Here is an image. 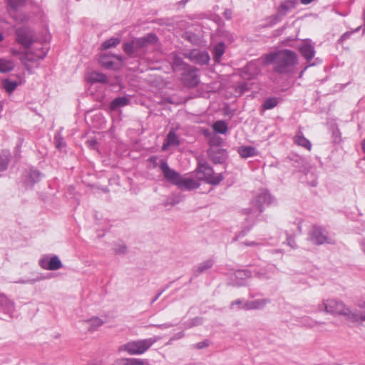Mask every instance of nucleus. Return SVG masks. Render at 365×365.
I'll list each match as a JSON object with an SVG mask.
<instances>
[{"label":"nucleus","instance_id":"nucleus-1","mask_svg":"<svg viewBox=\"0 0 365 365\" xmlns=\"http://www.w3.org/2000/svg\"><path fill=\"white\" fill-rule=\"evenodd\" d=\"M264 62L273 63V71L279 75L290 77L295 73L298 56L292 50L283 49L264 55Z\"/></svg>","mask_w":365,"mask_h":365},{"label":"nucleus","instance_id":"nucleus-2","mask_svg":"<svg viewBox=\"0 0 365 365\" xmlns=\"http://www.w3.org/2000/svg\"><path fill=\"white\" fill-rule=\"evenodd\" d=\"M158 38L156 34L149 33L140 38H133L123 44V51L132 58H143L151 46L157 43Z\"/></svg>","mask_w":365,"mask_h":365},{"label":"nucleus","instance_id":"nucleus-3","mask_svg":"<svg viewBox=\"0 0 365 365\" xmlns=\"http://www.w3.org/2000/svg\"><path fill=\"white\" fill-rule=\"evenodd\" d=\"M320 312H324L334 317L342 316L349 322H352L356 307L351 308L341 300L336 299H324L318 305Z\"/></svg>","mask_w":365,"mask_h":365},{"label":"nucleus","instance_id":"nucleus-4","mask_svg":"<svg viewBox=\"0 0 365 365\" xmlns=\"http://www.w3.org/2000/svg\"><path fill=\"white\" fill-rule=\"evenodd\" d=\"M160 336L129 341L118 347V351H127L131 355H140L148 350L155 342L160 340Z\"/></svg>","mask_w":365,"mask_h":365},{"label":"nucleus","instance_id":"nucleus-5","mask_svg":"<svg viewBox=\"0 0 365 365\" xmlns=\"http://www.w3.org/2000/svg\"><path fill=\"white\" fill-rule=\"evenodd\" d=\"M272 202V196L267 191H263L257 195L251 202L250 207L244 210V213L253 220L263 211L264 205H269Z\"/></svg>","mask_w":365,"mask_h":365},{"label":"nucleus","instance_id":"nucleus-6","mask_svg":"<svg viewBox=\"0 0 365 365\" xmlns=\"http://www.w3.org/2000/svg\"><path fill=\"white\" fill-rule=\"evenodd\" d=\"M48 52V49L40 46L39 48H34L22 53L15 48L11 49V53L13 56H19L21 63L26 66L29 62L37 61L45 58Z\"/></svg>","mask_w":365,"mask_h":365},{"label":"nucleus","instance_id":"nucleus-7","mask_svg":"<svg viewBox=\"0 0 365 365\" xmlns=\"http://www.w3.org/2000/svg\"><path fill=\"white\" fill-rule=\"evenodd\" d=\"M197 178L209 184L217 185L224 179L221 173L214 175L213 169L207 163H199L197 169Z\"/></svg>","mask_w":365,"mask_h":365},{"label":"nucleus","instance_id":"nucleus-8","mask_svg":"<svg viewBox=\"0 0 365 365\" xmlns=\"http://www.w3.org/2000/svg\"><path fill=\"white\" fill-rule=\"evenodd\" d=\"M307 240L315 245L334 243L329 237L327 231L322 227L317 225H312L309 229Z\"/></svg>","mask_w":365,"mask_h":365},{"label":"nucleus","instance_id":"nucleus-9","mask_svg":"<svg viewBox=\"0 0 365 365\" xmlns=\"http://www.w3.org/2000/svg\"><path fill=\"white\" fill-rule=\"evenodd\" d=\"M16 41L24 48L29 49L36 40V35L31 29L29 27H20L15 31Z\"/></svg>","mask_w":365,"mask_h":365},{"label":"nucleus","instance_id":"nucleus-10","mask_svg":"<svg viewBox=\"0 0 365 365\" xmlns=\"http://www.w3.org/2000/svg\"><path fill=\"white\" fill-rule=\"evenodd\" d=\"M198 70L192 66L185 67V70L182 73V83L189 88L195 87L200 82V77L197 73Z\"/></svg>","mask_w":365,"mask_h":365},{"label":"nucleus","instance_id":"nucleus-11","mask_svg":"<svg viewBox=\"0 0 365 365\" xmlns=\"http://www.w3.org/2000/svg\"><path fill=\"white\" fill-rule=\"evenodd\" d=\"M160 168L167 181L175 185L179 183L180 175L178 172L171 169L165 160H160Z\"/></svg>","mask_w":365,"mask_h":365},{"label":"nucleus","instance_id":"nucleus-12","mask_svg":"<svg viewBox=\"0 0 365 365\" xmlns=\"http://www.w3.org/2000/svg\"><path fill=\"white\" fill-rule=\"evenodd\" d=\"M39 265L43 269L58 270L63 267V264L58 256L53 255L48 258L44 257L39 260Z\"/></svg>","mask_w":365,"mask_h":365},{"label":"nucleus","instance_id":"nucleus-13","mask_svg":"<svg viewBox=\"0 0 365 365\" xmlns=\"http://www.w3.org/2000/svg\"><path fill=\"white\" fill-rule=\"evenodd\" d=\"M299 51L301 55L309 63L315 55L314 45L312 43L311 40L304 41L298 47Z\"/></svg>","mask_w":365,"mask_h":365},{"label":"nucleus","instance_id":"nucleus-14","mask_svg":"<svg viewBox=\"0 0 365 365\" xmlns=\"http://www.w3.org/2000/svg\"><path fill=\"white\" fill-rule=\"evenodd\" d=\"M41 178V173L35 169L31 168L24 174L23 180L26 187L31 188Z\"/></svg>","mask_w":365,"mask_h":365},{"label":"nucleus","instance_id":"nucleus-15","mask_svg":"<svg viewBox=\"0 0 365 365\" xmlns=\"http://www.w3.org/2000/svg\"><path fill=\"white\" fill-rule=\"evenodd\" d=\"M231 284L232 286L241 287L246 285V279L252 277V272L247 269L237 270L233 274Z\"/></svg>","mask_w":365,"mask_h":365},{"label":"nucleus","instance_id":"nucleus-16","mask_svg":"<svg viewBox=\"0 0 365 365\" xmlns=\"http://www.w3.org/2000/svg\"><path fill=\"white\" fill-rule=\"evenodd\" d=\"M297 4L298 2L297 0H287L284 1L279 8V12L280 14L274 16V23L277 21H280L283 16H284L289 10L294 9L297 5Z\"/></svg>","mask_w":365,"mask_h":365},{"label":"nucleus","instance_id":"nucleus-17","mask_svg":"<svg viewBox=\"0 0 365 365\" xmlns=\"http://www.w3.org/2000/svg\"><path fill=\"white\" fill-rule=\"evenodd\" d=\"M268 303H269V300L268 299H259L253 301H247L243 304L241 308L245 310L262 309Z\"/></svg>","mask_w":365,"mask_h":365},{"label":"nucleus","instance_id":"nucleus-18","mask_svg":"<svg viewBox=\"0 0 365 365\" xmlns=\"http://www.w3.org/2000/svg\"><path fill=\"white\" fill-rule=\"evenodd\" d=\"M208 156L214 163H222L227 158V152L221 148L212 149L208 151Z\"/></svg>","mask_w":365,"mask_h":365},{"label":"nucleus","instance_id":"nucleus-19","mask_svg":"<svg viewBox=\"0 0 365 365\" xmlns=\"http://www.w3.org/2000/svg\"><path fill=\"white\" fill-rule=\"evenodd\" d=\"M351 322L365 326V303L356 304Z\"/></svg>","mask_w":365,"mask_h":365},{"label":"nucleus","instance_id":"nucleus-20","mask_svg":"<svg viewBox=\"0 0 365 365\" xmlns=\"http://www.w3.org/2000/svg\"><path fill=\"white\" fill-rule=\"evenodd\" d=\"M190 58L200 65H206L209 63L210 56L206 51L193 50L190 54Z\"/></svg>","mask_w":365,"mask_h":365},{"label":"nucleus","instance_id":"nucleus-21","mask_svg":"<svg viewBox=\"0 0 365 365\" xmlns=\"http://www.w3.org/2000/svg\"><path fill=\"white\" fill-rule=\"evenodd\" d=\"M260 73V69L254 62L249 63L242 71V76L244 78L252 79Z\"/></svg>","mask_w":365,"mask_h":365},{"label":"nucleus","instance_id":"nucleus-22","mask_svg":"<svg viewBox=\"0 0 365 365\" xmlns=\"http://www.w3.org/2000/svg\"><path fill=\"white\" fill-rule=\"evenodd\" d=\"M177 186L181 190L185 189L190 190L198 188L200 183L193 178H183L180 176L179 183L177 184Z\"/></svg>","mask_w":365,"mask_h":365},{"label":"nucleus","instance_id":"nucleus-23","mask_svg":"<svg viewBox=\"0 0 365 365\" xmlns=\"http://www.w3.org/2000/svg\"><path fill=\"white\" fill-rule=\"evenodd\" d=\"M180 140L175 131L170 130L167 135L166 139L163 144L162 150H166L169 146L179 145Z\"/></svg>","mask_w":365,"mask_h":365},{"label":"nucleus","instance_id":"nucleus-24","mask_svg":"<svg viewBox=\"0 0 365 365\" xmlns=\"http://www.w3.org/2000/svg\"><path fill=\"white\" fill-rule=\"evenodd\" d=\"M0 306L4 312L10 316L15 309L14 303L4 294L0 295Z\"/></svg>","mask_w":365,"mask_h":365},{"label":"nucleus","instance_id":"nucleus-25","mask_svg":"<svg viewBox=\"0 0 365 365\" xmlns=\"http://www.w3.org/2000/svg\"><path fill=\"white\" fill-rule=\"evenodd\" d=\"M275 267L274 265H269L267 267L255 271V276L259 279H268L271 277L272 274L274 273Z\"/></svg>","mask_w":365,"mask_h":365},{"label":"nucleus","instance_id":"nucleus-26","mask_svg":"<svg viewBox=\"0 0 365 365\" xmlns=\"http://www.w3.org/2000/svg\"><path fill=\"white\" fill-rule=\"evenodd\" d=\"M172 56V68L174 71H184L185 70V67L190 66L188 64L185 63L182 58L178 56V54L173 53Z\"/></svg>","mask_w":365,"mask_h":365},{"label":"nucleus","instance_id":"nucleus-27","mask_svg":"<svg viewBox=\"0 0 365 365\" xmlns=\"http://www.w3.org/2000/svg\"><path fill=\"white\" fill-rule=\"evenodd\" d=\"M15 63L13 60L0 58V73H9L14 70Z\"/></svg>","mask_w":365,"mask_h":365},{"label":"nucleus","instance_id":"nucleus-28","mask_svg":"<svg viewBox=\"0 0 365 365\" xmlns=\"http://www.w3.org/2000/svg\"><path fill=\"white\" fill-rule=\"evenodd\" d=\"M88 81L91 83H106L108 82V78L105 74L102 73L94 71L90 73L89 76L88 77Z\"/></svg>","mask_w":365,"mask_h":365},{"label":"nucleus","instance_id":"nucleus-29","mask_svg":"<svg viewBox=\"0 0 365 365\" xmlns=\"http://www.w3.org/2000/svg\"><path fill=\"white\" fill-rule=\"evenodd\" d=\"M214 264V260L212 259H209L205 262L199 264L196 268L194 269V274L195 276H198L200 274L203 273L206 270L210 269Z\"/></svg>","mask_w":365,"mask_h":365},{"label":"nucleus","instance_id":"nucleus-30","mask_svg":"<svg viewBox=\"0 0 365 365\" xmlns=\"http://www.w3.org/2000/svg\"><path fill=\"white\" fill-rule=\"evenodd\" d=\"M238 153L242 158L255 156L257 155V150L252 146H242L239 148Z\"/></svg>","mask_w":365,"mask_h":365},{"label":"nucleus","instance_id":"nucleus-31","mask_svg":"<svg viewBox=\"0 0 365 365\" xmlns=\"http://www.w3.org/2000/svg\"><path fill=\"white\" fill-rule=\"evenodd\" d=\"M129 102L130 100L125 96L118 97L111 101L110 104V108L112 110H115L118 108H121L128 105Z\"/></svg>","mask_w":365,"mask_h":365},{"label":"nucleus","instance_id":"nucleus-32","mask_svg":"<svg viewBox=\"0 0 365 365\" xmlns=\"http://www.w3.org/2000/svg\"><path fill=\"white\" fill-rule=\"evenodd\" d=\"M10 160V152L4 150L0 153V173L7 169Z\"/></svg>","mask_w":365,"mask_h":365},{"label":"nucleus","instance_id":"nucleus-33","mask_svg":"<svg viewBox=\"0 0 365 365\" xmlns=\"http://www.w3.org/2000/svg\"><path fill=\"white\" fill-rule=\"evenodd\" d=\"M225 46L223 42L217 43L213 49V58L215 62L219 63L221 57L225 53Z\"/></svg>","mask_w":365,"mask_h":365},{"label":"nucleus","instance_id":"nucleus-34","mask_svg":"<svg viewBox=\"0 0 365 365\" xmlns=\"http://www.w3.org/2000/svg\"><path fill=\"white\" fill-rule=\"evenodd\" d=\"M294 142L302 147H304L307 148V150H310L312 148V143L310 141L307 139L302 134V132H299L295 138H294Z\"/></svg>","mask_w":365,"mask_h":365},{"label":"nucleus","instance_id":"nucleus-35","mask_svg":"<svg viewBox=\"0 0 365 365\" xmlns=\"http://www.w3.org/2000/svg\"><path fill=\"white\" fill-rule=\"evenodd\" d=\"M114 365H144V363L138 359L123 358L116 360Z\"/></svg>","mask_w":365,"mask_h":365},{"label":"nucleus","instance_id":"nucleus-36","mask_svg":"<svg viewBox=\"0 0 365 365\" xmlns=\"http://www.w3.org/2000/svg\"><path fill=\"white\" fill-rule=\"evenodd\" d=\"M98 61L101 66L106 69H110L113 68L114 63L112 60V57L109 55L101 56Z\"/></svg>","mask_w":365,"mask_h":365},{"label":"nucleus","instance_id":"nucleus-37","mask_svg":"<svg viewBox=\"0 0 365 365\" xmlns=\"http://www.w3.org/2000/svg\"><path fill=\"white\" fill-rule=\"evenodd\" d=\"M86 322L89 325V327L88 329L89 331H94L98 327L102 326L104 323L103 321L98 317H93V318L87 320Z\"/></svg>","mask_w":365,"mask_h":365},{"label":"nucleus","instance_id":"nucleus-38","mask_svg":"<svg viewBox=\"0 0 365 365\" xmlns=\"http://www.w3.org/2000/svg\"><path fill=\"white\" fill-rule=\"evenodd\" d=\"M212 128L216 133L220 134H225L227 131V125L223 120L216 121L213 124Z\"/></svg>","mask_w":365,"mask_h":365},{"label":"nucleus","instance_id":"nucleus-39","mask_svg":"<svg viewBox=\"0 0 365 365\" xmlns=\"http://www.w3.org/2000/svg\"><path fill=\"white\" fill-rule=\"evenodd\" d=\"M2 83L4 88L9 93H12L18 86V83L16 81H11L9 79H5Z\"/></svg>","mask_w":365,"mask_h":365},{"label":"nucleus","instance_id":"nucleus-40","mask_svg":"<svg viewBox=\"0 0 365 365\" xmlns=\"http://www.w3.org/2000/svg\"><path fill=\"white\" fill-rule=\"evenodd\" d=\"M120 42V39L119 38H110L106 41H105L102 43V47L104 49H108L111 47H115L117 45H118Z\"/></svg>","mask_w":365,"mask_h":365},{"label":"nucleus","instance_id":"nucleus-41","mask_svg":"<svg viewBox=\"0 0 365 365\" xmlns=\"http://www.w3.org/2000/svg\"><path fill=\"white\" fill-rule=\"evenodd\" d=\"M277 103L278 101L276 98H269L264 101L262 106L265 110H269L274 108Z\"/></svg>","mask_w":365,"mask_h":365},{"label":"nucleus","instance_id":"nucleus-42","mask_svg":"<svg viewBox=\"0 0 365 365\" xmlns=\"http://www.w3.org/2000/svg\"><path fill=\"white\" fill-rule=\"evenodd\" d=\"M25 2V0H6V4L8 6L14 10L16 11L19 7H21Z\"/></svg>","mask_w":365,"mask_h":365},{"label":"nucleus","instance_id":"nucleus-43","mask_svg":"<svg viewBox=\"0 0 365 365\" xmlns=\"http://www.w3.org/2000/svg\"><path fill=\"white\" fill-rule=\"evenodd\" d=\"M202 319L201 317H195L186 323L187 328H191L192 327L198 326L202 324Z\"/></svg>","mask_w":365,"mask_h":365},{"label":"nucleus","instance_id":"nucleus-44","mask_svg":"<svg viewBox=\"0 0 365 365\" xmlns=\"http://www.w3.org/2000/svg\"><path fill=\"white\" fill-rule=\"evenodd\" d=\"M302 323L308 327H314V326H316L317 324H324L323 322H317V321H314L312 319H310L309 317H304L302 319Z\"/></svg>","mask_w":365,"mask_h":365},{"label":"nucleus","instance_id":"nucleus-45","mask_svg":"<svg viewBox=\"0 0 365 365\" xmlns=\"http://www.w3.org/2000/svg\"><path fill=\"white\" fill-rule=\"evenodd\" d=\"M250 89L248 84L246 82L239 83L236 88V91L240 94H242Z\"/></svg>","mask_w":365,"mask_h":365},{"label":"nucleus","instance_id":"nucleus-46","mask_svg":"<svg viewBox=\"0 0 365 365\" xmlns=\"http://www.w3.org/2000/svg\"><path fill=\"white\" fill-rule=\"evenodd\" d=\"M361 29V26H358L356 29H355L353 31H346L345 32L340 38L339 41H345L346 39L349 38L351 34H353L354 33H356V32H358L360 31V29Z\"/></svg>","mask_w":365,"mask_h":365},{"label":"nucleus","instance_id":"nucleus-47","mask_svg":"<svg viewBox=\"0 0 365 365\" xmlns=\"http://www.w3.org/2000/svg\"><path fill=\"white\" fill-rule=\"evenodd\" d=\"M113 250L115 254H124L126 252V246L124 244L115 245Z\"/></svg>","mask_w":365,"mask_h":365},{"label":"nucleus","instance_id":"nucleus-48","mask_svg":"<svg viewBox=\"0 0 365 365\" xmlns=\"http://www.w3.org/2000/svg\"><path fill=\"white\" fill-rule=\"evenodd\" d=\"M210 343L209 341L205 339L204 341H202L200 342H198L193 345V348L197 349H202L204 348H206L209 346Z\"/></svg>","mask_w":365,"mask_h":365},{"label":"nucleus","instance_id":"nucleus-49","mask_svg":"<svg viewBox=\"0 0 365 365\" xmlns=\"http://www.w3.org/2000/svg\"><path fill=\"white\" fill-rule=\"evenodd\" d=\"M86 144L88 148L91 149H95L96 145L97 144V141L95 139H89L86 142Z\"/></svg>","mask_w":365,"mask_h":365},{"label":"nucleus","instance_id":"nucleus-50","mask_svg":"<svg viewBox=\"0 0 365 365\" xmlns=\"http://www.w3.org/2000/svg\"><path fill=\"white\" fill-rule=\"evenodd\" d=\"M222 15L225 19L230 20L232 16V11L230 9H226Z\"/></svg>","mask_w":365,"mask_h":365},{"label":"nucleus","instance_id":"nucleus-51","mask_svg":"<svg viewBox=\"0 0 365 365\" xmlns=\"http://www.w3.org/2000/svg\"><path fill=\"white\" fill-rule=\"evenodd\" d=\"M153 326L160 329H165L173 327V324L171 323H165L161 324H155Z\"/></svg>","mask_w":365,"mask_h":365},{"label":"nucleus","instance_id":"nucleus-52","mask_svg":"<svg viewBox=\"0 0 365 365\" xmlns=\"http://www.w3.org/2000/svg\"><path fill=\"white\" fill-rule=\"evenodd\" d=\"M169 287V284L166 285V287L165 288H163V289H161L158 294L157 295H155V297L152 299L151 301V304H153L155 301H157V299L160 297V296Z\"/></svg>","mask_w":365,"mask_h":365},{"label":"nucleus","instance_id":"nucleus-53","mask_svg":"<svg viewBox=\"0 0 365 365\" xmlns=\"http://www.w3.org/2000/svg\"><path fill=\"white\" fill-rule=\"evenodd\" d=\"M287 244L292 249H295L296 248V243H295V241H294V238L292 237H291V236L287 237Z\"/></svg>","mask_w":365,"mask_h":365},{"label":"nucleus","instance_id":"nucleus-54","mask_svg":"<svg viewBox=\"0 0 365 365\" xmlns=\"http://www.w3.org/2000/svg\"><path fill=\"white\" fill-rule=\"evenodd\" d=\"M55 140H56V148L58 149H61L63 144V138L58 137V135L55 136Z\"/></svg>","mask_w":365,"mask_h":365},{"label":"nucleus","instance_id":"nucleus-55","mask_svg":"<svg viewBox=\"0 0 365 365\" xmlns=\"http://www.w3.org/2000/svg\"><path fill=\"white\" fill-rule=\"evenodd\" d=\"M185 336V334L183 331H180L177 334H175L170 339V341H173V340H178V339H180L182 337H184Z\"/></svg>","mask_w":365,"mask_h":365},{"label":"nucleus","instance_id":"nucleus-56","mask_svg":"<svg viewBox=\"0 0 365 365\" xmlns=\"http://www.w3.org/2000/svg\"><path fill=\"white\" fill-rule=\"evenodd\" d=\"M241 245L251 247V246L259 245L260 244L258 242H256L255 241H245V242H242Z\"/></svg>","mask_w":365,"mask_h":365},{"label":"nucleus","instance_id":"nucleus-57","mask_svg":"<svg viewBox=\"0 0 365 365\" xmlns=\"http://www.w3.org/2000/svg\"><path fill=\"white\" fill-rule=\"evenodd\" d=\"M36 281H37V279H27V280L19 279V281H17V282L21 283V284H26V283L34 284Z\"/></svg>","mask_w":365,"mask_h":365},{"label":"nucleus","instance_id":"nucleus-58","mask_svg":"<svg viewBox=\"0 0 365 365\" xmlns=\"http://www.w3.org/2000/svg\"><path fill=\"white\" fill-rule=\"evenodd\" d=\"M242 303V300L238 299L235 301H233L230 304V308L232 309L234 305H241Z\"/></svg>","mask_w":365,"mask_h":365},{"label":"nucleus","instance_id":"nucleus-59","mask_svg":"<svg viewBox=\"0 0 365 365\" xmlns=\"http://www.w3.org/2000/svg\"><path fill=\"white\" fill-rule=\"evenodd\" d=\"M157 157L156 156H152L149 158V161L152 163H153L154 165V167H155L157 165Z\"/></svg>","mask_w":365,"mask_h":365},{"label":"nucleus","instance_id":"nucleus-60","mask_svg":"<svg viewBox=\"0 0 365 365\" xmlns=\"http://www.w3.org/2000/svg\"><path fill=\"white\" fill-rule=\"evenodd\" d=\"M360 247L362 252L365 254V239H363L360 242Z\"/></svg>","mask_w":365,"mask_h":365},{"label":"nucleus","instance_id":"nucleus-61","mask_svg":"<svg viewBox=\"0 0 365 365\" xmlns=\"http://www.w3.org/2000/svg\"><path fill=\"white\" fill-rule=\"evenodd\" d=\"M314 63H311V64H309L308 66H306V67H305V68H304V69L300 72L299 77V78H301V77L303 76L304 72L306 71V69H307L308 67L312 66H314Z\"/></svg>","mask_w":365,"mask_h":365},{"label":"nucleus","instance_id":"nucleus-62","mask_svg":"<svg viewBox=\"0 0 365 365\" xmlns=\"http://www.w3.org/2000/svg\"><path fill=\"white\" fill-rule=\"evenodd\" d=\"M314 0H300V2L304 4V5H307V4H309L310 3H312V1H314Z\"/></svg>","mask_w":365,"mask_h":365},{"label":"nucleus","instance_id":"nucleus-63","mask_svg":"<svg viewBox=\"0 0 365 365\" xmlns=\"http://www.w3.org/2000/svg\"><path fill=\"white\" fill-rule=\"evenodd\" d=\"M363 20H364V30H363V33L364 34L365 33V6H364V9L363 10Z\"/></svg>","mask_w":365,"mask_h":365},{"label":"nucleus","instance_id":"nucleus-64","mask_svg":"<svg viewBox=\"0 0 365 365\" xmlns=\"http://www.w3.org/2000/svg\"><path fill=\"white\" fill-rule=\"evenodd\" d=\"M245 235V232H242V233L239 234L236 238L235 239V240H237V239L240 237H242V236H244Z\"/></svg>","mask_w":365,"mask_h":365}]
</instances>
